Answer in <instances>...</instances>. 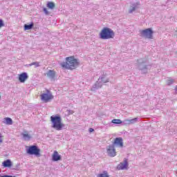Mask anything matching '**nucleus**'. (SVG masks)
Here are the masks:
<instances>
[{"instance_id":"f257e3e1","label":"nucleus","mask_w":177,"mask_h":177,"mask_svg":"<svg viewBox=\"0 0 177 177\" xmlns=\"http://www.w3.org/2000/svg\"><path fill=\"white\" fill-rule=\"evenodd\" d=\"M66 62H62L60 66L63 68H67L68 70H74L80 66V62L78 59H75L74 57H68L66 58Z\"/></svg>"},{"instance_id":"f03ea898","label":"nucleus","mask_w":177,"mask_h":177,"mask_svg":"<svg viewBox=\"0 0 177 177\" xmlns=\"http://www.w3.org/2000/svg\"><path fill=\"white\" fill-rule=\"evenodd\" d=\"M138 70L142 74H146L151 68V65L149 64V59L147 58H140L137 60Z\"/></svg>"},{"instance_id":"7ed1b4c3","label":"nucleus","mask_w":177,"mask_h":177,"mask_svg":"<svg viewBox=\"0 0 177 177\" xmlns=\"http://www.w3.org/2000/svg\"><path fill=\"white\" fill-rule=\"evenodd\" d=\"M114 37H115V33L110 28L104 27L100 32V38L101 39H111Z\"/></svg>"},{"instance_id":"20e7f679","label":"nucleus","mask_w":177,"mask_h":177,"mask_svg":"<svg viewBox=\"0 0 177 177\" xmlns=\"http://www.w3.org/2000/svg\"><path fill=\"white\" fill-rule=\"evenodd\" d=\"M50 121L53 124L52 128L55 131H62L64 128V124L62 123V117L60 115L51 116Z\"/></svg>"},{"instance_id":"39448f33","label":"nucleus","mask_w":177,"mask_h":177,"mask_svg":"<svg viewBox=\"0 0 177 177\" xmlns=\"http://www.w3.org/2000/svg\"><path fill=\"white\" fill-rule=\"evenodd\" d=\"M109 82V78L106 77V75H102L98 79V80L93 84V87L91 88V91H95L97 89H100L102 86H103V84H106Z\"/></svg>"},{"instance_id":"423d86ee","label":"nucleus","mask_w":177,"mask_h":177,"mask_svg":"<svg viewBox=\"0 0 177 177\" xmlns=\"http://www.w3.org/2000/svg\"><path fill=\"white\" fill-rule=\"evenodd\" d=\"M26 153L30 156L41 157V149L37 145H31L26 149Z\"/></svg>"},{"instance_id":"0eeeda50","label":"nucleus","mask_w":177,"mask_h":177,"mask_svg":"<svg viewBox=\"0 0 177 177\" xmlns=\"http://www.w3.org/2000/svg\"><path fill=\"white\" fill-rule=\"evenodd\" d=\"M141 37L144 38H147L148 39H153V34L154 32L151 29V28H148L145 30H140V32Z\"/></svg>"},{"instance_id":"6e6552de","label":"nucleus","mask_w":177,"mask_h":177,"mask_svg":"<svg viewBox=\"0 0 177 177\" xmlns=\"http://www.w3.org/2000/svg\"><path fill=\"white\" fill-rule=\"evenodd\" d=\"M106 153L109 157H115L117 156L114 145H110L106 147Z\"/></svg>"},{"instance_id":"1a4fd4ad","label":"nucleus","mask_w":177,"mask_h":177,"mask_svg":"<svg viewBox=\"0 0 177 177\" xmlns=\"http://www.w3.org/2000/svg\"><path fill=\"white\" fill-rule=\"evenodd\" d=\"M112 145H113L114 147H115V146L118 147H124V142L122 138L120 137L115 138V140Z\"/></svg>"},{"instance_id":"9d476101","label":"nucleus","mask_w":177,"mask_h":177,"mask_svg":"<svg viewBox=\"0 0 177 177\" xmlns=\"http://www.w3.org/2000/svg\"><path fill=\"white\" fill-rule=\"evenodd\" d=\"M41 100L43 102H45V103H48L49 100H51V99H53V95L50 93H43L41 95Z\"/></svg>"},{"instance_id":"9b49d317","label":"nucleus","mask_w":177,"mask_h":177,"mask_svg":"<svg viewBox=\"0 0 177 177\" xmlns=\"http://www.w3.org/2000/svg\"><path fill=\"white\" fill-rule=\"evenodd\" d=\"M139 118H134L133 119H126L124 120V124L126 125H132L133 124H136V122H138Z\"/></svg>"},{"instance_id":"f8f14e48","label":"nucleus","mask_w":177,"mask_h":177,"mask_svg":"<svg viewBox=\"0 0 177 177\" xmlns=\"http://www.w3.org/2000/svg\"><path fill=\"white\" fill-rule=\"evenodd\" d=\"M28 80V75L27 73L24 72L19 75V81L21 82H26V80Z\"/></svg>"},{"instance_id":"ddd939ff","label":"nucleus","mask_w":177,"mask_h":177,"mask_svg":"<svg viewBox=\"0 0 177 177\" xmlns=\"http://www.w3.org/2000/svg\"><path fill=\"white\" fill-rule=\"evenodd\" d=\"M52 160L55 162L60 161L62 160V155H59L57 151H55L52 155Z\"/></svg>"},{"instance_id":"4468645a","label":"nucleus","mask_w":177,"mask_h":177,"mask_svg":"<svg viewBox=\"0 0 177 177\" xmlns=\"http://www.w3.org/2000/svg\"><path fill=\"white\" fill-rule=\"evenodd\" d=\"M140 5V3L139 2L132 3L131 6H130L129 13H133V12H135V10H136V9L139 8Z\"/></svg>"},{"instance_id":"2eb2a0df","label":"nucleus","mask_w":177,"mask_h":177,"mask_svg":"<svg viewBox=\"0 0 177 177\" xmlns=\"http://www.w3.org/2000/svg\"><path fill=\"white\" fill-rule=\"evenodd\" d=\"M128 167V160L127 159L124 160V162H120V165H118V169H125Z\"/></svg>"},{"instance_id":"dca6fc26","label":"nucleus","mask_w":177,"mask_h":177,"mask_svg":"<svg viewBox=\"0 0 177 177\" xmlns=\"http://www.w3.org/2000/svg\"><path fill=\"white\" fill-rule=\"evenodd\" d=\"M21 136L23 137V139H24V140H31V138H32L31 136V135H30L28 133V131H24L22 133H21Z\"/></svg>"},{"instance_id":"f3484780","label":"nucleus","mask_w":177,"mask_h":177,"mask_svg":"<svg viewBox=\"0 0 177 177\" xmlns=\"http://www.w3.org/2000/svg\"><path fill=\"white\" fill-rule=\"evenodd\" d=\"M2 165L5 168H10L12 167V161L10 159H7L3 162Z\"/></svg>"},{"instance_id":"a211bd4d","label":"nucleus","mask_w":177,"mask_h":177,"mask_svg":"<svg viewBox=\"0 0 177 177\" xmlns=\"http://www.w3.org/2000/svg\"><path fill=\"white\" fill-rule=\"evenodd\" d=\"M47 77L50 80H53L55 78V75H56V73L55 71L49 70L47 73Z\"/></svg>"},{"instance_id":"6ab92c4d","label":"nucleus","mask_w":177,"mask_h":177,"mask_svg":"<svg viewBox=\"0 0 177 177\" xmlns=\"http://www.w3.org/2000/svg\"><path fill=\"white\" fill-rule=\"evenodd\" d=\"M33 27H34V22H31L30 24H25L24 26V28L25 31H27L28 30H32Z\"/></svg>"},{"instance_id":"aec40b11","label":"nucleus","mask_w":177,"mask_h":177,"mask_svg":"<svg viewBox=\"0 0 177 177\" xmlns=\"http://www.w3.org/2000/svg\"><path fill=\"white\" fill-rule=\"evenodd\" d=\"M175 81H176L175 79L172 77H168L167 80L166 84L167 85H168V86H170V85L175 84Z\"/></svg>"},{"instance_id":"412c9836","label":"nucleus","mask_w":177,"mask_h":177,"mask_svg":"<svg viewBox=\"0 0 177 177\" xmlns=\"http://www.w3.org/2000/svg\"><path fill=\"white\" fill-rule=\"evenodd\" d=\"M3 122L7 125H12L13 124V120L10 118H6L5 121H3Z\"/></svg>"},{"instance_id":"4be33fe9","label":"nucleus","mask_w":177,"mask_h":177,"mask_svg":"<svg viewBox=\"0 0 177 177\" xmlns=\"http://www.w3.org/2000/svg\"><path fill=\"white\" fill-rule=\"evenodd\" d=\"M26 66H27V67H31V66H35V67H39V66H41V65L39 64V62H32L29 64H27Z\"/></svg>"},{"instance_id":"5701e85b","label":"nucleus","mask_w":177,"mask_h":177,"mask_svg":"<svg viewBox=\"0 0 177 177\" xmlns=\"http://www.w3.org/2000/svg\"><path fill=\"white\" fill-rule=\"evenodd\" d=\"M112 124H122V121L120 119H113L111 121Z\"/></svg>"},{"instance_id":"b1692460","label":"nucleus","mask_w":177,"mask_h":177,"mask_svg":"<svg viewBox=\"0 0 177 177\" xmlns=\"http://www.w3.org/2000/svg\"><path fill=\"white\" fill-rule=\"evenodd\" d=\"M97 177H110L106 171H104L102 174L97 175Z\"/></svg>"},{"instance_id":"393cba45","label":"nucleus","mask_w":177,"mask_h":177,"mask_svg":"<svg viewBox=\"0 0 177 177\" xmlns=\"http://www.w3.org/2000/svg\"><path fill=\"white\" fill-rule=\"evenodd\" d=\"M47 6L49 9H53L55 8V3L53 2H48Z\"/></svg>"},{"instance_id":"a878e982","label":"nucleus","mask_w":177,"mask_h":177,"mask_svg":"<svg viewBox=\"0 0 177 177\" xmlns=\"http://www.w3.org/2000/svg\"><path fill=\"white\" fill-rule=\"evenodd\" d=\"M2 27H5V23H3V20L0 19V28Z\"/></svg>"},{"instance_id":"bb28decb","label":"nucleus","mask_w":177,"mask_h":177,"mask_svg":"<svg viewBox=\"0 0 177 177\" xmlns=\"http://www.w3.org/2000/svg\"><path fill=\"white\" fill-rule=\"evenodd\" d=\"M44 13H46V15H49V12L48 11V9H46V8H44L43 9Z\"/></svg>"},{"instance_id":"cd10ccee","label":"nucleus","mask_w":177,"mask_h":177,"mask_svg":"<svg viewBox=\"0 0 177 177\" xmlns=\"http://www.w3.org/2000/svg\"><path fill=\"white\" fill-rule=\"evenodd\" d=\"M1 177H16V176H15L3 175V176H1Z\"/></svg>"},{"instance_id":"c85d7f7f","label":"nucleus","mask_w":177,"mask_h":177,"mask_svg":"<svg viewBox=\"0 0 177 177\" xmlns=\"http://www.w3.org/2000/svg\"><path fill=\"white\" fill-rule=\"evenodd\" d=\"M93 131H95V129H92V128H90L89 129V132L92 133L93 132Z\"/></svg>"},{"instance_id":"c756f323","label":"nucleus","mask_w":177,"mask_h":177,"mask_svg":"<svg viewBox=\"0 0 177 177\" xmlns=\"http://www.w3.org/2000/svg\"><path fill=\"white\" fill-rule=\"evenodd\" d=\"M1 138H2V136L0 133V143H2V139H1Z\"/></svg>"},{"instance_id":"7c9ffc66","label":"nucleus","mask_w":177,"mask_h":177,"mask_svg":"<svg viewBox=\"0 0 177 177\" xmlns=\"http://www.w3.org/2000/svg\"><path fill=\"white\" fill-rule=\"evenodd\" d=\"M176 93H177V86L175 87Z\"/></svg>"}]
</instances>
